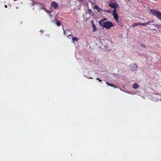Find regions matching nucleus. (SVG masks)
Returning <instances> with one entry per match:
<instances>
[{
	"instance_id": "nucleus-13",
	"label": "nucleus",
	"mask_w": 161,
	"mask_h": 161,
	"mask_svg": "<svg viewBox=\"0 0 161 161\" xmlns=\"http://www.w3.org/2000/svg\"><path fill=\"white\" fill-rule=\"evenodd\" d=\"M133 66H134V68H135V69H136L137 68V65L136 64H134L133 65Z\"/></svg>"
},
{
	"instance_id": "nucleus-16",
	"label": "nucleus",
	"mask_w": 161,
	"mask_h": 161,
	"mask_svg": "<svg viewBox=\"0 0 161 161\" xmlns=\"http://www.w3.org/2000/svg\"><path fill=\"white\" fill-rule=\"evenodd\" d=\"M114 8V9L113 10V13H116L117 8Z\"/></svg>"
},
{
	"instance_id": "nucleus-17",
	"label": "nucleus",
	"mask_w": 161,
	"mask_h": 161,
	"mask_svg": "<svg viewBox=\"0 0 161 161\" xmlns=\"http://www.w3.org/2000/svg\"><path fill=\"white\" fill-rule=\"evenodd\" d=\"M63 30L64 31V34L65 35H66L67 34V32H66V31L64 29V28H63Z\"/></svg>"
},
{
	"instance_id": "nucleus-29",
	"label": "nucleus",
	"mask_w": 161,
	"mask_h": 161,
	"mask_svg": "<svg viewBox=\"0 0 161 161\" xmlns=\"http://www.w3.org/2000/svg\"><path fill=\"white\" fill-rule=\"evenodd\" d=\"M31 0L33 1V0Z\"/></svg>"
},
{
	"instance_id": "nucleus-26",
	"label": "nucleus",
	"mask_w": 161,
	"mask_h": 161,
	"mask_svg": "<svg viewBox=\"0 0 161 161\" xmlns=\"http://www.w3.org/2000/svg\"><path fill=\"white\" fill-rule=\"evenodd\" d=\"M91 23H92V24H94L93 23V21H91Z\"/></svg>"
},
{
	"instance_id": "nucleus-11",
	"label": "nucleus",
	"mask_w": 161,
	"mask_h": 161,
	"mask_svg": "<svg viewBox=\"0 0 161 161\" xmlns=\"http://www.w3.org/2000/svg\"><path fill=\"white\" fill-rule=\"evenodd\" d=\"M56 24L58 26H59L61 25V24L60 21H59L58 20H57L56 21Z\"/></svg>"
},
{
	"instance_id": "nucleus-3",
	"label": "nucleus",
	"mask_w": 161,
	"mask_h": 161,
	"mask_svg": "<svg viewBox=\"0 0 161 161\" xmlns=\"http://www.w3.org/2000/svg\"><path fill=\"white\" fill-rule=\"evenodd\" d=\"M70 37H72L73 42H74L75 41H77L79 40V39L77 37H73V35L72 34H70L68 35L67 37L68 38L70 39Z\"/></svg>"
},
{
	"instance_id": "nucleus-22",
	"label": "nucleus",
	"mask_w": 161,
	"mask_h": 161,
	"mask_svg": "<svg viewBox=\"0 0 161 161\" xmlns=\"http://www.w3.org/2000/svg\"><path fill=\"white\" fill-rule=\"evenodd\" d=\"M141 46H142V47H144V48L146 47L143 44H142L141 45Z\"/></svg>"
},
{
	"instance_id": "nucleus-4",
	"label": "nucleus",
	"mask_w": 161,
	"mask_h": 161,
	"mask_svg": "<svg viewBox=\"0 0 161 161\" xmlns=\"http://www.w3.org/2000/svg\"><path fill=\"white\" fill-rule=\"evenodd\" d=\"M118 5L117 3H110L109 4L108 6L111 8H116L117 7V5Z\"/></svg>"
},
{
	"instance_id": "nucleus-18",
	"label": "nucleus",
	"mask_w": 161,
	"mask_h": 161,
	"mask_svg": "<svg viewBox=\"0 0 161 161\" xmlns=\"http://www.w3.org/2000/svg\"><path fill=\"white\" fill-rule=\"evenodd\" d=\"M139 25H143V26H145V25H146V24H145V23H139Z\"/></svg>"
},
{
	"instance_id": "nucleus-7",
	"label": "nucleus",
	"mask_w": 161,
	"mask_h": 161,
	"mask_svg": "<svg viewBox=\"0 0 161 161\" xmlns=\"http://www.w3.org/2000/svg\"><path fill=\"white\" fill-rule=\"evenodd\" d=\"M139 25H140L139 23H135L131 25V27H136V26H137Z\"/></svg>"
},
{
	"instance_id": "nucleus-23",
	"label": "nucleus",
	"mask_w": 161,
	"mask_h": 161,
	"mask_svg": "<svg viewBox=\"0 0 161 161\" xmlns=\"http://www.w3.org/2000/svg\"><path fill=\"white\" fill-rule=\"evenodd\" d=\"M33 3L32 4V6H33V5H34L36 4V3L35 2H34L33 1Z\"/></svg>"
},
{
	"instance_id": "nucleus-27",
	"label": "nucleus",
	"mask_w": 161,
	"mask_h": 161,
	"mask_svg": "<svg viewBox=\"0 0 161 161\" xmlns=\"http://www.w3.org/2000/svg\"><path fill=\"white\" fill-rule=\"evenodd\" d=\"M66 31H69V30H67Z\"/></svg>"
},
{
	"instance_id": "nucleus-21",
	"label": "nucleus",
	"mask_w": 161,
	"mask_h": 161,
	"mask_svg": "<svg viewBox=\"0 0 161 161\" xmlns=\"http://www.w3.org/2000/svg\"><path fill=\"white\" fill-rule=\"evenodd\" d=\"M97 79L99 81L101 82L102 81L101 80L99 79L98 78H97Z\"/></svg>"
},
{
	"instance_id": "nucleus-2",
	"label": "nucleus",
	"mask_w": 161,
	"mask_h": 161,
	"mask_svg": "<svg viewBox=\"0 0 161 161\" xmlns=\"http://www.w3.org/2000/svg\"><path fill=\"white\" fill-rule=\"evenodd\" d=\"M150 12L153 15L156 16L159 19L161 20V12L158 10H156L154 9H150Z\"/></svg>"
},
{
	"instance_id": "nucleus-28",
	"label": "nucleus",
	"mask_w": 161,
	"mask_h": 161,
	"mask_svg": "<svg viewBox=\"0 0 161 161\" xmlns=\"http://www.w3.org/2000/svg\"><path fill=\"white\" fill-rule=\"evenodd\" d=\"M14 1H16L17 0H14Z\"/></svg>"
},
{
	"instance_id": "nucleus-14",
	"label": "nucleus",
	"mask_w": 161,
	"mask_h": 161,
	"mask_svg": "<svg viewBox=\"0 0 161 161\" xmlns=\"http://www.w3.org/2000/svg\"><path fill=\"white\" fill-rule=\"evenodd\" d=\"M152 22H152V21H149L147 23H145V24H146V25H148L150 24V23H152Z\"/></svg>"
},
{
	"instance_id": "nucleus-24",
	"label": "nucleus",
	"mask_w": 161,
	"mask_h": 161,
	"mask_svg": "<svg viewBox=\"0 0 161 161\" xmlns=\"http://www.w3.org/2000/svg\"><path fill=\"white\" fill-rule=\"evenodd\" d=\"M100 9V8H97V10L99 11Z\"/></svg>"
},
{
	"instance_id": "nucleus-5",
	"label": "nucleus",
	"mask_w": 161,
	"mask_h": 161,
	"mask_svg": "<svg viewBox=\"0 0 161 161\" xmlns=\"http://www.w3.org/2000/svg\"><path fill=\"white\" fill-rule=\"evenodd\" d=\"M51 6L52 7H53L54 8H56L58 7V5L55 2H53L52 3Z\"/></svg>"
},
{
	"instance_id": "nucleus-25",
	"label": "nucleus",
	"mask_w": 161,
	"mask_h": 161,
	"mask_svg": "<svg viewBox=\"0 0 161 161\" xmlns=\"http://www.w3.org/2000/svg\"><path fill=\"white\" fill-rule=\"evenodd\" d=\"M107 19L106 18H105L104 19H103V22H104V20H106Z\"/></svg>"
},
{
	"instance_id": "nucleus-19",
	"label": "nucleus",
	"mask_w": 161,
	"mask_h": 161,
	"mask_svg": "<svg viewBox=\"0 0 161 161\" xmlns=\"http://www.w3.org/2000/svg\"><path fill=\"white\" fill-rule=\"evenodd\" d=\"M114 19L115 20L116 22H118V21H119V19H118V18H114Z\"/></svg>"
},
{
	"instance_id": "nucleus-1",
	"label": "nucleus",
	"mask_w": 161,
	"mask_h": 161,
	"mask_svg": "<svg viewBox=\"0 0 161 161\" xmlns=\"http://www.w3.org/2000/svg\"><path fill=\"white\" fill-rule=\"evenodd\" d=\"M99 23L100 26L107 29H110L111 27L114 26L113 24L110 21L103 22V20H101L99 21Z\"/></svg>"
},
{
	"instance_id": "nucleus-12",
	"label": "nucleus",
	"mask_w": 161,
	"mask_h": 161,
	"mask_svg": "<svg viewBox=\"0 0 161 161\" xmlns=\"http://www.w3.org/2000/svg\"><path fill=\"white\" fill-rule=\"evenodd\" d=\"M116 23H118V24L119 25H120V26H122V23L121 22H120V21H119H119H118V22H117Z\"/></svg>"
},
{
	"instance_id": "nucleus-15",
	"label": "nucleus",
	"mask_w": 161,
	"mask_h": 161,
	"mask_svg": "<svg viewBox=\"0 0 161 161\" xmlns=\"http://www.w3.org/2000/svg\"><path fill=\"white\" fill-rule=\"evenodd\" d=\"M94 8L95 9H96L97 8H99V7H98V6L97 5H95L94 6Z\"/></svg>"
},
{
	"instance_id": "nucleus-10",
	"label": "nucleus",
	"mask_w": 161,
	"mask_h": 161,
	"mask_svg": "<svg viewBox=\"0 0 161 161\" xmlns=\"http://www.w3.org/2000/svg\"><path fill=\"white\" fill-rule=\"evenodd\" d=\"M113 16L114 17V18H118V14L116 13H113Z\"/></svg>"
},
{
	"instance_id": "nucleus-8",
	"label": "nucleus",
	"mask_w": 161,
	"mask_h": 161,
	"mask_svg": "<svg viewBox=\"0 0 161 161\" xmlns=\"http://www.w3.org/2000/svg\"><path fill=\"white\" fill-rule=\"evenodd\" d=\"M92 26L93 27V31L95 32L97 30L96 26L94 24H92Z\"/></svg>"
},
{
	"instance_id": "nucleus-9",
	"label": "nucleus",
	"mask_w": 161,
	"mask_h": 161,
	"mask_svg": "<svg viewBox=\"0 0 161 161\" xmlns=\"http://www.w3.org/2000/svg\"><path fill=\"white\" fill-rule=\"evenodd\" d=\"M106 83L107 85H108V86H111V87H115V88H116V87L115 86H114V85L112 84H110V83H109L108 82H106Z\"/></svg>"
},
{
	"instance_id": "nucleus-6",
	"label": "nucleus",
	"mask_w": 161,
	"mask_h": 161,
	"mask_svg": "<svg viewBox=\"0 0 161 161\" xmlns=\"http://www.w3.org/2000/svg\"><path fill=\"white\" fill-rule=\"evenodd\" d=\"M139 86L136 83H134L133 84L132 88L134 89H136L139 88Z\"/></svg>"
},
{
	"instance_id": "nucleus-20",
	"label": "nucleus",
	"mask_w": 161,
	"mask_h": 161,
	"mask_svg": "<svg viewBox=\"0 0 161 161\" xmlns=\"http://www.w3.org/2000/svg\"><path fill=\"white\" fill-rule=\"evenodd\" d=\"M156 26L157 27H161V25H157Z\"/></svg>"
}]
</instances>
